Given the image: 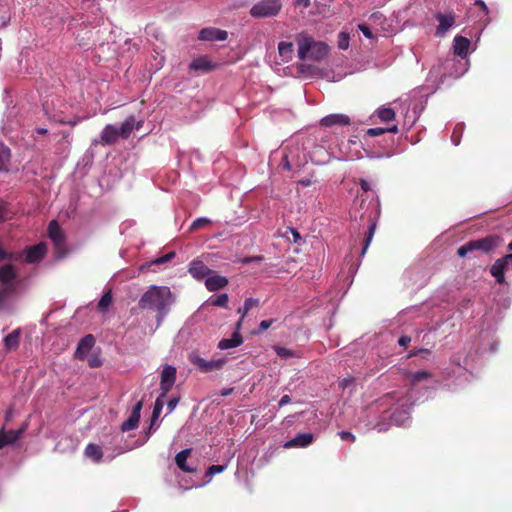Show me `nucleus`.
I'll return each instance as SVG.
<instances>
[{"label":"nucleus","mask_w":512,"mask_h":512,"mask_svg":"<svg viewBox=\"0 0 512 512\" xmlns=\"http://www.w3.org/2000/svg\"><path fill=\"white\" fill-rule=\"evenodd\" d=\"M279 55L284 62L292 59L294 54V45L292 42L281 41L278 44Z\"/></svg>","instance_id":"nucleus-25"},{"label":"nucleus","mask_w":512,"mask_h":512,"mask_svg":"<svg viewBox=\"0 0 512 512\" xmlns=\"http://www.w3.org/2000/svg\"><path fill=\"white\" fill-rule=\"evenodd\" d=\"M10 160V150L0 147V171L5 170Z\"/></svg>","instance_id":"nucleus-38"},{"label":"nucleus","mask_w":512,"mask_h":512,"mask_svg":"<svg viewBox=\"0 0 512 512\" xmlns=\"http://www.w3.org/2000/svg\"><path fill=\"white\" fill-rule=\"evenodd\" d=\"M7 219V209L4 203L0 202V222Z\"/></svg>","instance_id":"nucleus-55"},{"label":"nucleus","mask_w":512,"mask_h":512,"mask_svg":"<svg viewBox=\"0 0 512 512\" xmlns=\"http://www.w3.org/2000/svg\"><path fill=\"white\" fill-rule=\"evenodd\" d=\"M360 186L364 192H368L370 190V184L365 179H360Z\"/></svg>","instance_id":"nucleus-60"},{"label":"nucleus","mask_w":512,"mask_h":512,"mask_svg":"<svg viewBox=\"0 0 512 512\" xmlns=\"http://www.w3.org/2000/svg\"><path fill=\"white\" fill-rule=\"evenodd\" d=\"M349 34L346 32H340L338 35V47L342 50H346L349 47Z\"/></svg>","instance_id":"nucleus-40"},{"label":"nucleus","mask_w":512,"mask_h":512,"mask_svg":"<svg viewBox=\"0 0 512 512\" xmlns=\"http://www.w3.org/2000/svg\"><path fill=\"white\" fill-rule=\"evenodd\" d=\"M36 132H37L38 134H43V135H44V134H47V133H48V130H47L46 128H37V129H36Z\"/></svg>","instance_id":"nucleus-64"},{"label":"nucleus","mask_w":512,"mask_h":512,"mask_svg":"<svg viewBox=\"0 0 512 512\" xmlns=\"http://www.w3.org/2000/svg\"><path fill=\"white\" fill-rule=\"evenodd\" d=\"M227 38V31L214 27L201 29L198 36V39L202 41H225Z\"/></svg>","instance_id":"nucleus-9"},{"label":"nucleus","mask_w":512,"mask_h":512,"mask_svg":"<svg viewBox=\"0 0 512 512\" xmlns=\"http://www.w3.org/2000/svg\"><path fill=\"white\" fill-rule=\"evenodd\" d=\"M188 359L200 372H202V369H204L207 360L200 357L197 352H191L188 356Z\"/></svg>","instance_id":"nucleus-35"},{"label":"nucleus","mask_w":512,"mask_h":512,"mask_svg":"<svg viewBox=\"0 0 512 512\" xmlns=\"http://www.w3.org/2000/svg\"><path fill=\"white\" fill-rule=\"evenodd\" d=\"M135 125V117L133 115L129 116L125 119V121L121 124V127L118 129L120 133V137L123 139H127L132 133Z\"/></svg>","instance_id":"nucleus-27"},{"label":"nucleus","mask_w":512,"mask_h":512,"mask_svg":"<svg viewBox=\"0 0 512 512\" xmlns=\"http://www.w3.org/2000/svg\"><path fill=\"white\" fill-rule=\"evenodd\" d=\"M188 272L190 275L196 280H203L208 277L212 273V270L209 269L203 261L201 260H193L189 264Z\"/></svg>","instance_id":"nucleus-11"},{"label":"nucleus","mask_w":512,"mask_h":512,"mask_svg":"<svg viewBox=\"0 0 512 512\" xmlns=\"http://www.w3.org/2000/svg\"><path fill=\"white\" fill-rule=\"evenodd\" d=\"M469 47H470V40L467 39L466 37L458 35L454 38L453 49H454L455 55H458L462 58L466 57Z\"/></svg>","instance_id":"nucleus-22"},{"label":"nucleus","mask_w":512,"mask_h":512,"mask_svg":"<svg viewBox=\"0 0 512 512\" xmlns=\"http://www.w3.org/2000/svg\"><path fill=\"white\" fill-rule=\"evenodd\" d=\"M227 284L228 279L224 276L216 274L213 270L212 273L205 279V286L211 292L222 289L226 287Z\"/></svg>","instance_id":"nucleus-16"},{"label":"nucleus","mask_w":512,"mask_h":512,"mask_svg":"<svg viewBox=\"0 0 512 512\" xmlns=\"http://www.w3.org/2000/svg\"><path fill=\"white\" fill-rule=\"evenodd\" d=\"M435 18L438 20L439 25L436 28V36L442 37L446 32L455 24L456 15L454 12L437 13Z\"/></svg>","instance_id":"nucleus-6"},{"label":"nucleus","mask_w":512,"mask_h":512,"mask_svg":"<svg viewBox=\"0 0 512 512\" xmlns=\"http://www.w3.org/2000/svg\"><path fill=\"white\" fill-rule=\"evenodd\" d=\"M173 303V295L167 286L152 285L141 296L138 306L142 310H153L157 312V320L161 322L170 310Z\"/></svg>","instance_id":"nucleus-1"},{"label":"nucleus","mask_w":512,"mask_h":512,"mask_svg":"<svg viewBox=\"0 0 512 512\" xmlns=\"http://www.w3.org/2000/svg\"><path fill=\"white\" fill-rule=\"evenodd\" d=\"M174 257H175V252H169L161 257H158L152 263L156 264V265L164 264V263H167L170 260H172Z\"/></svg>","instance_id":"nucleus-43"},{"label":"nucleus","mask_w":512,"mask_h":512,"mask_svg":"<svg viewBox=\"0 0 512 512\" xmlns=\"http://www.w3.org/2000/svg\"><path fill=\"white\" fill-rule=\"evenodd\" d=\"M172 387H173V384L160 381L161 393H160L159 397H161V399H164Z\"/></svg>","instance_id":"nucleus-44"},{"label":"nucleus","mask_w":512,"mask_h":512,"mask_svg":"<svg viewBox=\"0 0 512 512\" xmlns=\"http://www.w3.org/2000/svg\"><path fill=\"white\" fill-rule=\"evenodd\" d=\"M264 260V257L263 256H248V257H244L240 260V262L242 264H249V263H252V262H262Z\"/></svg>","instance_id":"nucleus-47"},{"label":"nucleus","mask_w":512,"mask_h":512,"mask_svg":"<svg viewBox=\"0 0 512 512\" xmlns=\"http://www.w3.org/2000/svg\"><path fill=\"white\" fill-rule=\"evenodd\" d=\"M296 41L298 44V57L301 60H304L308 57L310 53L311 58L315 60H320L328 53V45L324 42H316L313 37L307 34H299L296 37Z\"/></svg>","instance_id":"nucleus-2"},{"label":"nucleus","mask_w":512,"mask_h":512,"mask_svg":"<svg viewBox=\"0 0 512 512\" xmlns=\"http://www.w3.org/2000/svg\"><path fill=\"white\" fill-rule=\"evenodd\" d=\"M431 376L432 375L429 372L421 370V371H417L414 373H410L409 378H410L412 385H416L417 383H419L423 380H426V379L430 378Z\"/></svg>","instance_id":"nucleus-36"},{"label":"nucleus","mask_w":512,"mask_h":512,"mask_svg":"<svg viewBox=\"0 0 512 512\" xmlns=\"http://www.w3.org/2000/svg\"><path fill=\"white\" fill-rule=\"evenodd\" d=\"M113 296H112V290L108 289L101 297V299L98 302V309L100 311H106L109 306L112 304Z\"/></svg>","instance_id":"nucleus-31"},{"label":"nucleus","mask_w":512,"mask_h":512,"mask_svg":"<svg viewBox=\"0 0 512 512\" xmlns=\"http://www.w3.org/2000/svg\"><path fill=\"white\" fill-rule=\"evenodd\" d=\"M291 402V398L289 395H283L279 401V406L283 407L284 405Z\"/></svg>","instance_id":"nucleus-61"},{"label":"nucleus","mask_w":512,"mask_h":512,"mask_svg":"<svg viewBox=\"0 0 512 512\" xmlns=\"http://www.w3.org/2000/svg\"><path fill=\"white\" fill-rule=\"evenodd\" d=\"M458 130H461V127H456L452 133L451 139L455 145H458L460 143L459 136L457 135Z\"/></svg>","instance_id":"nucleus-57"},{"label":"nucleus","mask_w":512,"mask_h":512,"mask_svg":"<svg viewBox=\"0 0 512 512\" xmlns=\"http://www.w3.org/2000/svg\"><path fill=\"white\" fill-rule=\"evenodd\" d=\"M241 324H242V319H239V321L236 324V329H235L234 333L232 334V337L229 339L225 338V339H222L219 341L218 348L220 350L235 348L242 344L243 338L239 332L240 328H241Z\"/></svg>","instance_id":"nucleus-10"},{"label":"nucleus","mask_w":512,"mask_h":512,"mask_svg":"<svg viewBox=\"0 0 512 512\" xmlns=\"http://www.w3.org/2000/svg\"><path fill=\"white\" fill-rule=\"evenodd\" d=\"M475 5L478 6L485 14H488V7L483 0H476Z\"/></svg>","instance_id":"nucleus-56"},{"label":"nucleus","mask_w":512,"mask_h":512,"mask_svg":"<svg viewBox=\"0 0 512 512\" xmlns=\"http://www.w3.org/2000/svg\"><path fill=\"white\" fill-rule=\"evenodd\" d=\"M191 454V449H184L178 452L175 456V462L180 470L187 473H194L196 472V468L190 467L187 465L186 461L187 458Z\"/></svg>","instance_id":"nucleus-21"},{"label":"nucleus","mask_w":512,"mask_h":512,"mask_svg":"<svg viewBox=\"0 0 512 512\" xmlns=\"http://www.w3.org/2000/svg\"><path fill=\"white\" fill-rule=\"evenodd\" d=\"M411 342V337L409 336H401L398 340V344L400 346L406 347Z\"/></svg>","instance_id":"nucleus-58"},{"label":"nucleus","mask_w":512,"mask_h":512,"mask_svg":"<svg viewBox=\"0 0 512 512\" xmlns=\"http://www.w3.org/2000/svg\"><path fill=\"white\" fill-rule=\"evenodd\" d=\"M284 237H286L289 241H292L293 243H298L301 240L300 233L296 229L291 227H288L286 229Z\"/></svg>","instance_id":"nucleus-39"},{"label":"nucleus","mask_w":512,"mask_h":512,"mask_svg":"<svg viewBox=\"0 0 512 512\" xmlns=\"http://www.w3.org/2000/svg\"><path fill=\"white\" fill-rule=\"evenodd\" d=\"M368 222H369V227H368V231H367L364 241H363V247H362V252H361L362 256L366 253V251L374 237V234L376 231V226H377L376 218L372 217L371 215H369V217H368Z\"/></svg>","instance_id":"nucleus-23"},{"label":"nucleus","mask_w":512,"mask_h":512,"mask_svg":"<svg viewBox=\"0 0 512 512\" xmlns=\"http://www.w3.org/2000/svg\"><path fill=\"white\" fill-rule=\"evenodd\" d=\"M386 132H390V133H397L398 132V126L397 125H393L391 127H388V128H381V127H376V128H369L367 131H366V135L370 136V137H377V136H380Z\"/></svg>","instance_id":"nucleus-30"},{"label":"nucleus","mask_w":512,"mask_h":512,"mask_svg":"<svg viewBox=\"0 0 512 512\" xmlns=\"http://www.w3.org/2000/svg\"><path fill=\"white\" fill-rule=\"evenodd\" d=\"M17 278V271L12 264H5L0 266V288H5L6 293L13 294L16 291L15 279Z\"/></svg>","instance_id":"nucleus-5"},{"label":"nucleus","mask_w":512,"mask_h":512,"mask_svg":"<svg viewBox=\"0 0 512 512\" xmlns=\"http://www.w3.org/2000/svg\"><path fill=\"white\" fill-rule=\"evenodd\" d=\"M377 116L381 121L389 122L395 119L396 114L392 108H380L377 110Z\"/></svg>","instance_id":"nucleus-33"},{"label":"nucleus","mask_w":512,"mask_h":512,"mask_svg":"<svg viewBox=\"0 0 512 512\" xmlns=\"http://www.w3.org/2000/svg\"><path fill=\"white\" fill-rule=\"evenodd\" d=\"M84 453L88 458L92 459L94 462H100L103 457L101 447L94 443H89L86 446Z\"/></svg>","instance_id":"nucleus-26"},{"label":"nucleus","mask_w":512,"mask_h":512,"mask_svg":"<svg viewBox=\"0 0 512 512\" xmlns=\"http://www.w3.org/2000/svg\"><path fill=\"white\" fill-rule=\"evenodd\" d=\"M142 407H143V400L138 401L134 405V407H133V409H132V411L130 413V416L121 425V430L123 432H127V431H130V430L136 429L138 427V424H139V421H140Z\"/></svg>","instance_id":"nucleus-8"},{"label":"nucleus","mask_w":512,"mask_h":512,"mask_svg":"<svg viewBox=\"0 0 512 512\" xmlns=\"http://www.w3.org/2000/svg\"><path fill=\"white\" fill-rule=\"evenodd\" d=\"M211 221L210 219L208 218H205V217H200V218H197L196 220L193 221V223L191 224V227H190V230H197V229H200L208 224H210Z\"/></svg>","instance_id":"nucleus-41"},{"label":"nucleus","mask_w":512,"mask_h":512,"mask_svg":"<svg viewBox=\"0 0 512 512\" xmlns=\"http://www.w3.org/2000/svg\"><path fill=\"white\" fill-rule=\"evenodd\" d=\"M179 401H180L179 397H174V398H171L167 402L168 413H171L176 408V406L178 405Z\"/></svg>","instance_id":"nucleus-49"},{"label":"nucleus","mask_w":512,"mask_h":512,"mask_svg":"<svg viewBox=\"0 0 512 512\" xmlns=\"http://www.w3.org/2000/svg\"><path fill=\"white\" fill-rule=\"evenodd\" d=\"M511 265L503 262L502 258H499L495 261V263L490 268V274L496 279L498 284H504L505 281V272L511 270Z\"/></svg>","instance_id":"nucleus-14"},{"label":"nucleus","mask_w":512,"mask_h":512,"mask_svg":"<svg viewBox=\"0 0 512 512\" xmlns=\"http://www.w3.org/2000/svg\"><path fill=\"white\" fill-rule=\"evenodd\" d=\"M313 442V435L311 433L297 434L293 439L287 441L284 445L286 448L292 447H306Z\"/></svg>","instance_id":"nucleus-20"},{"label":"nucleus","mask_w":512,"mask_h":512,"mask_svg":"<svg viewBox=\"0 0 512 512\" xmlns=\"http://www.w3.org/2000/svg\"><path fill=\"white\" fill-rule=\"evenodd\" d=\"M350 383H352V379H350V378H345V379H343V380L340 382V386H341V388H342V389H345V388H347V387L350 385Z\"/></svg>","instance_id":"nucleus-62"},{"label":"nucleus","mask_w":512,"mask_h":512,"mask_svg":"<svg viewBox=\"0 0 512 512\" xmlns=\"http://www.w3.org/2000/svg\"><path fill=\"white\" fill-rule=\"evenodd\" d=\"M274 351L276 354L283 359L291 358V357H297V353L294 350L280 347V346H274Z\"/></svg>","instance_id":"nucleus-37"},{"label":"nucleus","mask_w":512,"mask_h":512,"mask_svg":"<svg viewBox=\"0 0 512 512\" xmlns=\"http://www.w3.org/2000/svg\"><path fill=\"white\" fill-rule=\"evenodd\" d=\"M163 406H164L163 399H161V397H158L154 403V408H153L152 417H151V424H150L148 433H150L151 430L153 429L154 423L160 416Z\"/></svg>","instance_id":"nucleus-29"},{"label":"nucleus","mask_w":512,"mask_h":512,"mask_svg":"<svg viewBox=\"0 0 512 512\" xmlns=\"http://www.w3.org/2000/svg\"><path fill=\"white\" fill-rule=\"evenodd\" d=\"M46 253L45 244L40 243L34 246H31L27 249L26 252V261L28 263H36L40 261Z\"/></svg>","instance_id":"nucleus-19"},{"label":"nucleus","mask_w":512,"mask_h":512,"mask_svg":"<svg viewBox=\"0 0 512 512\" xmlns=\"http://www.w3.org/2000/svg\"><path fill=\"white\" fill-rule=\"evenodd\" d=\"M338 435L340 436L341 440H343V441L355 442V440H356V437L348 431H340L338 433Z\"/></svg>","instance_id":"nucleus-48"},{"label":"nucleus","mask_w":512,"mask_h":512,"mask_svg":"<svg viewBox=\"0 0 512 512\" xmlns=\"http://www.w3.org/2000/svg\"><path fill=\"white\" fill-rule=\"evenodd\" d=\"M259 300L254 298H248L245 300L244 305L238 309V313L241 314V318L245 317V315L248 313L249 310H251L253 307L258 306Z\"/></svg>","instance_id":"nucleus-34"},{"label":"nucleus","mask_w":512,"mask_h":512,"mask_svg":"<svg viewBox=\"0 0 512 512\" xmlns=\"http://www.w3.org/2000/svg\"><path fill=\"white\" fill-rule=\"evenodd\" d=\"M502 243V238L498 235H489L481 239L470 240L457 249L459 257H466L472 252H481L489 254L498 248Z\"/></svg>","instance_id":"nucleus-3"},{"label":"nucleus","mask_w":512,"mask_h":512,"mask_svg":"<svg viewBox=\"0 0 512 512\" xmlns=\"http://www.w3.org/2000/svg\"><path fill=\"white\" fill-rule=\"evenodd\" d=\"M281 9V0H260L251 7L249 13L253 18H269L277 16Z\"/></svg>","instance_id":"nucleus-4"},{"label":"nucleus","mask_w":512,"mask_h":512,"mask_svg":"<svg viewBox=\"0 0 512 512\" xmlns=\"http://www.w3.org/2000/svg\"><path fill=\"white\" fill-rule=\"evenodd\" d=\"M273 323V320H263L259 324L260 332L267 330Z\"/></svg>","instance_id":"nucleus-54"},{"label":"nucleus","mask_w":512,"mask_h":512,"mask_svg":"<svg viewBox=\"0 0 512 512\" xmlns=\"http://www.w3.org/2000/svg\"><path fill=\"white\" fill-rule=\"evenodd\" d=\"M27 428V424L23 425L21 428L17 430H9L7 432H0V449L4 448L7 445L15 443L24 433Z\"/></svg>","instance_id":"nucleus-15"},{"label":"nucleus","mask_w":512,"mask_h":512,"mask_svg":"<svg viewBox=\"0 0 512 512\" xmlns=\"http://www.w3.org/2000/svg\"><path fill=\"white\" fill-rule=\"evenodd\" d=\"M422 352H425L427 354H430V350L429 349H426V348H420V349H417V350H413L411 351L409 354H408V358H411V357H414V356H418L420 355Z\"/></svg>","instance_id":"nucleus-53"},{"label":"nucleus","mask_w":512,"mask_h":512,"mask_svg":"<svg viewBox=\"0 0 512 512\" xmlns=\"http://www.w3.org/2000/svg\"><path fill=\"white\" fill-rule=\"evenodd\" d=\"M48 235L58 249L65 244V235L56 220H52L48 225Z\"/></svg>","instance_id":"nucleus-13"},{"label":"nucleus","mask_w":512,"mask_h":512,"mask_svg":"<svg viewBox=\"0 0 512 512\" xmlns=\"http://www.w3.org/2000/svg\"><path fill=\"white\" fill-rule=\"evenodd\" d=\"M118 137H120L118 128L114 125L108 124L102 130L101 143L103 145L114 144L117 141Z\"/></svg>","instance_id":"nucleus-18"},{"label":"nucleus","mask_w":512,"mask_h":512,"mask_svg":"<svg viewBox=\"0 0 512 512\" xmlns=\"http://www.w3.org/2000/svg\"><path fill=\"white\" fill-rule=\"evenodd\" d=\"M359 30L363 33V35L366 37V38H372L373 37V34H372V31L371 29L365 25V24H360L359 25Z\"/></svg>","instance_id":"nucleus-50"},{"label":"nucleus","mask_w":512,"mask_h":512,"mask_svg":"<svg viewBox=\"0 0 512 512\" xmlns=\"http://www.w3.org/2000/svg\"><path fill=\"white\" fill-rule=\"evenodd\" d=\"M508 250L512 251V242L508 245ZM503 262H505L508 265H511L512 268V253L506 254L502 257Z\"/></svg>","instance_id":"nucleus-52"},{"label":"nucleus","mask_w":512,"mask_h":512,"mask_svg":"<svg viewBox=\"0 0 512 512\" xmlns=\"http://www.w3.org/2000/svg\"><path fill=\"white\" fill-rule=\"evenodd\" d=\"M225 365L224 359H217L206 361L204 369H202V373H209L215 370H220Z\"/></svg>","instance_id":"nucleus-32"},{"label":"nucleus","mask_w":512,"mask_h":512,"mask_svg":"<svg viewBox=\"0 0 512 512\" xmlns=\"http://www.w3.org/2000/svg\"><path fill=\"white\" fill-rule=\"evenodd\" d=\"M310 0H294V5L297 6V7H304V8H307L310 6Z\"/></svg>","instance_id":"nucleus-59"},{"label":"nucleus","mask_w":512,"mask_h":512,"mask_svg":"<svg viewBox=\"0 0 512 512\" xmlns=\"http://www.w3.org/2000/svg\"><path fill=\"white\" fill-rule=\"evenodd\" d=\"M88 364L92 368H97V367H100L102 365V361H101V359L99 358L98 355L92 354V355H90L88 357Z\"/></svg>","instance_id":"nucleus-45"},{"label":"nucleus","mask_w":512,"mask_h":512,"mask_svg":"<svg viewBox=\"0 0 512 512\" xmlns=\"http://www.w3.org/2000/svg\"><path fill=\"white\" fill-rule=\"evenodd\" d=\"M10 294L6 293L5 288H0V308H2Z\"/></svg>","instance_id":"nucleus-51"},{"label":"nucleus","mask_w":512,"mask_h":512,"mask_svg":"<svg viewBox=\"0 0 512 512\" xmlns=\"http://www.w3.org/2000/svg\"><path fill=\"white\" fill-rule=\"evenodd\" d=\"M228 295L226 293L219 295L217 298L212 300V305L217 307H226L228 304Z\"/></svg>","instance_id":"nucleus-42"},{"label":"nucleus","mask_w":512,"mask_h":512,"mask_svg":"<svg viewBox=\"0 0 512 512\" xmlns=\"http://www.w3.org/2000/svg\"><path fill=\"white\" fill-rule=\"evenodd\" d=\"M21 330L17 328L4 338V346L7 350H16L19 347Z\"/></svg>","instance_id":"nucleus-24"},{"label":"nucleus","mask_w":512,"mask_h":512,"mask_svg":"<svg viewBox=\"0 0 512 512\" xmlns=\"http://www.w3.org/2000/svg\"><path fill=\"white\" fill-rule=\"evenodd\" d=\"M225 469L224 465H212L207 469L206 475L213 476L215 474L223 472Z\"/></svg>","instance_id":"nucleus-46"},{"label":"nucleus","mask_w":512,"mask_h":512,"mask_svg":"<svg viewBox=\"0 0 512 512\" xmlns=\"http://www.w3.org/2000/svg\"><path fill=\"white\" fill-rule=\"evenodd\" d=\"M214 64L207 56H200L195 58L189 65L190 70L209 72L215 69Z\"/></svg>","instance_id":"nucleus-17"},{"label":"nucleus","mask_w":512,"mask_h":512,"mask_svg":"<svg viewBox=\"0 0 512 512\" xmlns=\"http://www.w3.org/2000/svg\"><path fill=\"white\" fill-rule=\"evenodd\" d=\"M161 381L174 385L176 381V368L170 365L164 366L161 372Z\"/></svg>","instance_id":"nucleus-28"},{"label":"nucleus","mask_w":512,"mask_h":512,"mask_svg":"<svg viewBox=\"0 0 512 512\" xmlns=\"http://www.w3.org/2000/svg\"><path fill=\"white\" fill-rule=\"evenodd\" d=\"M233 390H234L233 388H224L220 394H221V396L226 397V396H229L230 394H232Z\"/></svg>","instance_id":"nucleus-63"},{"label":"nucleus","mask_w":512,"mask_h":512,"mask_svg":"<svg viewBox=\"0 0 512 512\" xmlns=\"http://www.w3.org/2000/svg\"><path fill=\"white\" fill-rule=\"evenodd\" d=\"M350 123V117L348 115L341 113L327 115L323 117L320 121V124L323 127L348 126L350 125Z\"/></svg>","instance_id":"nucleus-12"},{"label":"nucleus","mask_w":512,"mask_h":512,"mask_svg":"<svg viewBox=\"0 0 512 512\" xmlns=\"http://www.w3.org/2000/svg\"><path fill=\"white\" fill-rule=\"evenodd\" d=\"M95 345V338L92 334H87L78 342L74 356L78 360H84Z\"/></svg>","instance_id":"nucleus-7"}]
</instances>
